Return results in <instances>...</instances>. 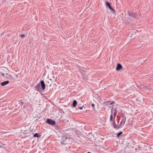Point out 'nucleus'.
Segmentation results:
<instances>
[{"mask_svg": "<svg viewBox=\"0 0 153 153\" xmlns=\"http://www.w3.org/2000/svg\"><path fill=\"white\" fill-rule=\"evenodd\" d=\"M25 36L24 34H20V36L22 38H23Z\"/></svg>", "mask_w": 153, "mask_h": 153, "instance_id": "nucleus-16", "label": "nucleus"}, {"mask_svg": "<svg viewBox=\"0 0 153 153\" xmlns=\"http://www.w3.org/2000/svg\"><path fill=\"white\" fill-rule=\"evenodd\" d=\"M113 122L112 125H113L114 128L116 129H118L120 128L119 125L117 126V125H116V123L115 121H114Z\"/></svg>", "mask_w": 153, "mask_h": 153, "instance_id": "nucleus-9", "label": "nucleus"}, {"mask_svg": "<svg viewBox=\"0 0 153 153\" xmlns=\"http://www.w3.org/2000/svg\"><path fill=\"white\" fill-rule=\"evenodd\" d=\"M114 103H115L114 101H111L110 100H109L108 101H107L106 102H104L103 104L105 105H111Z\"/></svg>", "mask_w": 153, "mask_h": 153, "instance_id": "nucleus-8", "label": "nucleus"}, {"mask_svg": "<svg viewBox=\"0 0 153 153\" xmlns=\"http://www.w3.org/2000/svg\"><path fill=\"white\" fill-rule=\"evenodd\" d=\"M9 81H6L1 82V85L2 86H4L5 85L8 84L9 83Z\"/></svg>", "mask_w": 153, "mask_h": 153, "instance_id": "nucleus-11", "label": "nucleus"}, {"mask_svg": "<svg viewBox=\"0 0 153 153\" xmlns=\"http://www.w3.org/2000/svg\"><path fill=\"white\" fill-rule=\"evenodd\" d=\"M128 19L131 21H133L134 20L135 18V14L134 13H132L131 14L128 11Z\"/></svg>", "mask_w": 153, "mask_h": 153, "instance_id": "nucleus-3", "label": "nucleus"}, {"mask_svg": "<svg viewBox=\"0 0 153 153\" xmlns=\"http://www.w3.org/2000/svg\"><path fill=\"white\" fill-rule=\"evenodd\" d=\"M46 122L47 123L50 125L53 126L55 125V122L51 119H47Z\"/></svg>", "mask_w": 153, "mask_h": 153, "instance_id": "nucleus-4", "label": "nucleus"}, {"mask_svg": "<svg viewBox=\"0 0 153 153\" xmlns=\"http://www.w3.org/2000/svg\"><path fill=\"white\" fill-rule=\"evenodd\" d=\"M84 106H83L82 107H79V108L80 110H82L83 109V108H84Z\"/></svg>", "mask_w": 153, "mask_h": 153, "instance_id": "nucleus-17", "label": "nucleus"}, {"mask_svg": "<svg viewBox=\"0 0 153 153\" xmlns=\"http://www.w3.org/2000/svg\"><path fill=\"white\" fill-rule=\"evenodd\" d=\"M40 137V135L38 133H36L33 135V137Z\"/></svg>", "mask_w": 153, "mask_h": 153, "instance_id": "nucleus-13", "label": "nucleus"}, {"mask_svg": "<svg viewBox=\"0 0 153 153\" xmlns=\"http://www.w3.org/2000/svg\"><path fill=\"white\" fill-rule=\"evenodd\" d=\"M117 111L116 109H115L114 113H113L112 111H111V114L110 118V122H113L114 121V119L117 115Z\"/></svg>", "mask_w": 153, "mask_h": 153, "instance_id": "nucleus-2", "label": "nucleus"}, {"mask_svg": "<svg viewBox=\"0 0 153 153\" xmlns=\"http://www.w3.org/2000/svg\"><path fill=\"white\" fill-rule=\"evenodd\" d=\"M1 74L3 76V77H7V75H8L7 73H6V76H5V74L4 73H2V72H1Z\"/></svg>", "mask_w": 153, "mask_h": 153, "instance_id": "nucleus-14", "label": "nucleus"}, {"mask_svg": "<svg viewBox=\"0 0 153 153\" xmlns=\"http://www.w3.org/2000/svg\"><path fill=\"white\" fill-rule=\"evenodd\" d=\"M77 103L76 101L74 100L71 105H76Z\"/></svg>", "mask_w": 153, "mask_h": 153, "instance_id": "nucleus-12", "label": "nucleus"}, {"mask_svg": "<svg viewBox=\"0 0 153 153\" xmlns=\"http://www.w3.org/2000/svg\"><path fill=\"white\" fill-rule=\"evenodd\" d=\"M80 72L83 77V79L84 80L87 79L88 75L87 74H85V72L84 71L82 72L81 71H80Z\"/></svg>", "mask_w": 153, "mask_h": 153, "instance_id": "nucleus-7", "label": "nucleus"}, {"mask_svg": "<svg viewBox=\"0 0 153 153\" xmlns=\"http://www.w3.org/2000/svg\"><path fill=\"white\" fill-rule=\"evenodd\" d=\"M73 106V107H75V106H76L74 105V106Z\"/></svg>", "mask_w": 153, "mask_h": 153, "instance_id": "nucleus-21", "label": "nucleus"}, {"mask_svg": "<svg viewBox=\"0 0 153 153\" xmlns=\"http://www.w3.org/2000/svg\"><path fill=\"white\" fill-rule=\"evenodd\" d=\"M150 104V105H151L152 104ZM152 104V105H153V104Z\"/></svg>", "mask_w": 153, "mask_h": 153, "instance_id": "nucleus-22", "label": "nucleus"}, {"mask_svg": "<svg viewBox=\"0 0 153 153\" xmlns=\"http://www.w3.org/2000/svg\"><path fill=\"white\" fill-rule=\"evenodd\" d=\"M21 105H22L24 104V103L23 102H22V101H21Z\"/></svg>", "mask_w": 153, "mask_h": 153, "instance_id": "nucleus-18", "label": "nucleus"}, {"mask_svg": "<svg viewBox=\"0 0 153 153\" xmlns=\"http://www.w3.org/2000/svg\"><path fill=\"white\" fill-rule=\"evenodd\" d=\"M122 133L123 132L122 131L118 133L117 134V137H119Z\"/></svg>", "mask_w": 153, "mask_h": 153, "instance_id": "nucleus-15", "label": "nucleus"}, {"mask_svg": "<svg viewBox=\"0 0 153 153\" xmlns=\"http://www.w3.org/2000/svg\"><path fill=\"white\" fill-rule=\"evenodd\" d=\"M122 68V66L120 64L118 63L116 69L117 71H119Z\"/></svg>", "mask_w": 153, "mask_h": 153, "instance_id": "nucleus-10", "label": "nucleus"}, {"mask_svg": "<svg viewBox=\"0 0 153 153\" xmlns=\"http://www.w3.org/2000/svg\"><path fill=\"white\" fill-rule=\"evenodd\" d=\"M126 120V118H123L121 120V121L119 125L120 128H121L123 127L124 125V124Z\"/></svg>", "mask_w": 153, "mask_h": 153, "instance_id": "nucleus-5", "label": "nucleus"}, {"mask_svg": "<svg viewBox=\"0 0 153 153\" xmlns=\"http://www.w3.org/2000/svg\"><path fill=\"white\" fill-rule=\"evenodd\" d=\"M91 105H94L93 103L92 104H91Z\"/></svg>", "mask_w": 153, "mask_h": 153, "instance_id": "nucleus-19", "label": "nucleus"}, {"mask_svg": "<svg viewBox=\"0 0 153 153\" xmlns=\"http://www.w3.org/2000/svg\"><path fill=\"white\" fill-rule=\"evenodd\" d=\"M93 106V108H94V105H93V106Z\"/></svg>", "mask_w": 153, "mask_h": 153, "instance_id": "nucleus-20", "label": "nucleus"}, {"mask_svg": "<svg viewBox=\"0 0 153 153\" xmlns=\"http://www.w3.org/2000/svg\"><path fill=\"white\" fill-rule=\"evenodd\" d=\"M105 5L107 7H108L110 9L112 10V11H113V12H115V10L113 8L111 7L110 3L109 2H108L107 1H106L105 2Z\"/></svg>", "mask_w": 153, "mask_h": 153, "instance_id": "nucleus-6", "label": "nucleus"}, {"mask_svg": "<svg viewBox=\"0 0 153 153\" xmlns=\"http://www.w3.org/2000/svg\"><path fill=\"white\" fill-rule=\"evenodd\" d=\"M41 86L42 90H44L45 88V85L44 81L43 80L40 81V82L38 83L37 85L35 87V89L38 91H41Z\"/></svg>", "mask_w": 153, "mask_h": 153, "instance_id": "nucleus-1", "label": "nucleus"}]
</instances>
